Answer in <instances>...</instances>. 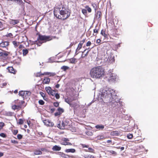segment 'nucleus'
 Segmentation results:
<instances>
[{"mask_svg": "<svg viewBox=\"0 0 158 158\" xmlns=\"http://www.w3.org/2000/svg\"><path fill=\"white\" fill-rule=\"evenodd\" d=\"M61 144L64 145H71L72 144L70 142H66L63 141L61 143Z\"/></svg>", "mask_w": 158, "mask_h": 158, "instance_id": "nucleus-35", "label": "nucleus"}, {"mask_svg": "<svg viewBox=\"0 0 158 158\" xmlns=\"http://www.w3.org/2000/svg\"><path fill=\"white\" fill-rule=\"evenodd\" d=\"M50 81V79L48 77H45L44 79L43 83L44 84H48Z\"/></svg>", "mask_w": 158, "mask_h": 158, "instance_id": "nucleus-16", "label": "nucleus"}, {"mask_svg": "<svg viewBox=\"0 0 158 158\" xmlns=\"http://www.w3.org/2000/svg\"><path fill=\"white\" fill-rule=\"evenodd\" d=\"M58 9L60 14L63 17V20L66 19L70 16V11L65 6H62L58 8Z\"/></svg>", "mask_w": 158, "mask_h": 158, "instance_id": "nucleus-3", "label": "nucleus"}, {"mask_svg": "<svg viewBox=\"0 0 158 158\" xmlns=\"http://www.w3.org/2000/svg\"><path fill=\"white\" fill-rule=\"evenodd\" d=\"M40 94L41 95L43 98L44 99V100H45V98H46V97L45 96V94H44V93L42 92H40Z\"/></svg>", "mask_w": 158, "mask_h": 158, "instance_id": "nucleus-41", "label": "nucleus"}, {"mask_svg": "<svg viewBox=\"0 0 158 158\" xmlns=\"http://www.w3.org/2000/svg\"><path fill=\"white\" fill-rule=\"evenodd\" d=\"M61 114L60 113H59L58 111L55 113L54 115L55 116H57L59 115H60Z\"/></svg>", "mask_w": 158, "mask_h": 158, "instance_id": "nucleus-55", "label": "nucleus"}, {"mask_svg": "<svg viewBox=\"0 0 158 158\" xmlns=\"http://www.w3.org/2000/svg\"><path fill=\"white\" fill-rule=\"evenodd\" d=\"M19 21L17 19H10L9 22L12 25H15L19 23Z\"/></svg>", "mask_w": 158, "mask_h": 158, "instance_id": "nucleus-11", "label": "nucleus"}, {"mask_svg": "<svg viewBox=\"0 0 158 158\" xmlns=\"http://www.w3.org/2000/svg\"><path fill=\"white\" fill-rule=\"evenodd\" d=\"M91 42H90V41H88V42H87V44H86V46H90V45H91Z\"/></svg>", "mask_w": 158, "mask_h": 158, "instance_id": "nucleus-57", "label": "nucleus"}, {"mask_svg": "<svg viewBox=\"0 0 158 158\" xmlns=\"http://www.w3.org/2000/svg\"><path fill=\"white\" fill-rule=\"evenodd\" d=\"M4 125V123L3 122H0V130L2 128Z\"/></svg>", "mask_w": 158, "mask_h": 158, "instance_id": "nucleus-44", "label": "nucleus"}, {"mask_svg": "<svg viewBox=\"0 0 158 158\" xmlns=\"http://www.w3.org/2000/svg\"><path fill=\"white\" fill-rule=\"evenodd\" d=\"M20 105H22L23 103H24V101H19Z\"/></svg>", "mask_w": 158, "mask_h": 158, "instance_id": "nucleus-63", "label": "nucleus"}, {"mask_svg": "<svg viewBox=\"0 0 158 158\" xmlns=\"http://www.w3.org/2000/svg\"><path fill=\"white\" fill-rule=\"evenodd\" d=\"M56 74L55 73H52V72H44L43 73H41L40 74V75H48L49 76H53L56 75Z\"/></svg>", "mask_w": 158, "mask_h": 158, "instance_id": "nucleus-10", "label": "nucleus"}, {"mask_svg": "<svg viewBox=\"0 0 158 158\" xmlns=\"http://www.w3.org/2000/svg\"><path fill=\"white\" fill-rule=\"evenodd\" d=\"M97 138L98 139H103L104 138V136L103 135L98 136L97 137Z\"/></svg>", "mask_w": 158, "mask_h": 158, "instance_id": "nucleus-52", "label": "nucleus"}, {"mask_svg": "<svg viewBox=\"0 0 158 158\" xmlns=\"http://www.w3.org/2000/svg\"><path fill=\"white\" fill-rule=\"evenodd\" d=\"M127 137L128 139H131L133 137V135L132 134H128L127 135Z\"/></svg>", "mask_w": 158, "mask_h": 158, "instance_id": "nucleus-39", "label": "nucleus"}, {"mask_svg": "<svg viewBox=\"0 0 158 158\" xmlns=\"http://www.w3.org/2000/svg\"><path fill=\"white\" fill-rule=\"evenodd\" d=\"M11 142H12V143H15V144H17L18 143V142L17 141L15 140H12Z\"/></svg>", "mask_w": 158, "mask_h": 158, "instance_id": "nucleus-58", "label": "nucleus"}, {"mask_svg": "<svg viewBox=\"0 0 158 158\" xmlns=\"http://www.w3.org/2000/svg\"><path fill=\"white\" fill-rule=\"evenodd\" d=\"M110 61H111V60H110V58L109 57H106L104 59V61L106 62V63H110Z\"/></svg>", "mask_w": 158, "mask_h": 158, "instance_id": "nucleus-28", "label": "nucleus"}, {"mask_svg": "<svg viewBox=\"0 0 158 158\" xmlns=\"http://www.w3.org/2000/svg\"><path fill=\"white\" fill-rule=\"evenodd\" d=\"M99 30V29H95L94 30V33H98Z\"/></svg>", "mask_w": 158, "mask_h": 158, "instance_id": "nucleus-51", "label": "nucleus"}, {"mask_svg": "<svg viewBox=\"0 0 158 158\" xmlns=\"http://www.w3.org/2000/svg\"><path fill=\"white\" fill-rule=\"evenodd\" d=\"M37 40H38L36 41V44L38 46H40L43 43L49 41L50 39L48 36L39 35Z\"/></svg>", "mask_w": 158, "mask_h": 158, "instance_id": "nucleus-4", "label": "nucleus"}, {"mask_svg": "<svg viewBox=\"0 0 158 158\" xmlns=\"http://www.w3.org/2000/svg\"><path fill=\"white\" fill-rule=\"evenodd\" d=\"M39 104L41 105H43L44 103V102L42 100H39Z\"/></svg>", "mask_w": 158, "mask_h": 158, "instance_id": "nucleus-42", "label": "nucleus"}, {"mask_svg": "<svg viewBox=\"0 0 158 158\" xmlns=\"http://www.w3.org/2000/svg\"><path fill=\"white\" fill-rule=\"evenodd\" d=\"M117 76L115 74L110 73L107 74L106 78L109 82L114 81H116Z\"/></svg>", "mask_w": 158, "mask_h": 158, "instance_id": "nucleus-5", "label": "nucleus"}, {"mask_svg": "<svg viewBox=\"0 0 158 158\" xmlns=\"http://www.w3.org/2000/svg\"><path fill=\"white\" fill-rule=\"evenodd\" d=\"M100 98L104 103L113 111L119 113L125 112V110L122 107V102L117 98L115 91L111 88L106 87L101 92Z\"/></svg>", "mask_w": 158, "mask_h": 158, "instance_id": "nucleus-1", "label": "nucleus"}, {"mask_svg": "<svg viewBox=\"0 0 158 158\" xmlns=\"http://www.w3.org/2000/svg\"><path fill=\"white\" fill-rule=\"evenodd\" d=\"M13 35L11 33H9L8 34H7V35H6V36L7 37H11Z\"/></svg>", "mask_w": 158, "mask_h": 158, "instance_id": "nucleus-56", "label": "nucleus"}, {"mask_svg": "<svg viewBox=\"0 0 158 158\" xmlns=\"http://www.w3.org/2000/svg\"><path fill=\"white\" fill-rule=\"evenodd\" d=\"M110 60H111V61H110V63H112L114 62L115 60L114 57H110Z\"/></svg>", "mask_w": 158, "mask_h": 158, "instance_id": "nucleus-47", "label": "nucleus"}, {"mask_svg": "<svg viewBox=\"0 0 158 158\" xmlns=\"http://www.w3.org/2000/svg\"><path fill=\"white\" fill-rule=\"evenodd\" d=\"M61 148L57 145L54 146L52 148V150L54 151H59L60 150Z\"/></svg>", "mask_w": 158, "mask_h": 158, "instance_id": "nucleus-15", "label": "nucleus"}, {"mask_svg": "<svg viewBox=\"0 0 158 158\" xmlns=\"http://www.w3.org/2000/svg\"><path fill=\"white\" fill-rule=\"evenodd\" d=\"M23 54L24 56L26 55L28 53V50L27 49H23Z\"/></svg>", "mask_w": 158, "mask_h": 158, "instance_id": "nucleus-37", "label": "nucleus"}, {"mask_svg": "<svg viewBox=\"0 0 158 158\" xmlns=\"http://www.w3.org/2000/svg\"><path fill=\"white\" fill-rule=\"evenodd\" d=\"M104 69L101 66L94 67L91 69L90 72V76L96 79L100 78L104 75Z\"/></svg>", "mask_w": 158, "mask_h": 158, "instance_id": "nucleus-2", "label": "nucleus"}, {"mask_svg": "<svg viewBox=\"0 0 158 158\" xmlns=\"http://www.w3.org/2000/svg\"><path fill=\"white\" fill-rule=\"evenodd\" d=\"M60 85L59 84H56V86H55V87L56 88H58L59 87H60Z\"/></svg>", "mask_w": 158, "mask_h": 158, "instance_id": "nucleus-64", "label": "nucleus"}, {"mask_svg": "<svg viewBox=\"0 0 158 158\" xmlns=\"http://www.w3.org/2000/svg\"><path fill=\"white\" fill-rule=\"evenodd\" d=\"M86 152H94V150L91 148H88L87 149H85Z\"/></svg>", "mask_w": 158, "mask_h": 158, "instance_id": "nucleus-27", "label": "nucleus"}, {"mask_svg": "<svg viewBox=\"0 0 158 158\" xmlns=\"http://www.w3.org/2000/svg\"><path fill=\"white\" fill-rule=\"evenodd\" d=\"M62 140L64 141L65 142H68L69 141V139L68 138H63L62 139Z\"/></svg>", "mask_w": 158, "mask_h": 158, "instance_id": "nucleus-50", "label": "nucleus"}, {"mask_svg": "<svg viewBox=\"0 0 158 158\" xmlns=\"http://www.w3.org/2000/svg\"><path fill=\"white\" fill-rule=\"evenodd\" d=\"M25 93V91H20L19 92V96H21L23 99H24V94Z\"/></svg>", "mask_w": 158, "mask_h": 158, "instance_id": "nucleus-21", "label": "nucleus"}, {"mask_svg": "<svg viewBox=\"0 0 158 158\" xmlns=\"http://www.w3.org/2000/svg\"><path fill=\"white\" fill-rule=\"evenodd\" d=\"M69 68V67L67 66H63L61 67V69L64 71H66Z\"/></svg>", "mask_w": 158, "mask_h": 158, "instance_id": "nucleus-38", "label": "nucleus"}, {"mask_svg": "<svg viewBox=\"0 0 158 158\" xmlns=\"http://www.w3.org/2000/svg\"><path fill=\"white\" fill-rule=\"evenodd\" d=\"M9 45V42L7 41H4L0 43V47L2 48H6Z\"/></svg>", "mask_w": 158, "mask_h": 158, "instance_id": "nucleus-8", "label": "nucleus"}, {"mask_svg": "<svg viewBox=\"0 0 158 158\" xmlns=\"http://www.w3.org/2000/svg\"><path fill=\"white\" fill-rule=\"evenodd\" d=\"M65 152L67 153L68 152L74 153L75 152V150L74 149H73V148L66 149L65 150Z\"/></svg>", "mask_w": 158, "mask_h": 158, "instance_id": "nucleus-20", "label": "nucleus"}, {"mask_svg": "<svg viewBox=\"0 0 158 158\" xmlns=\"http://www.w3.org/2000/svg\"><path fill=\"white\" fill-rule=\"evenodd\" d=\"M53 105L56 107H57L59 106V104L57 102H55L53 103Z\"/></svg>", "mask_w": 158, "mask_h": 158, "instance_id": "nucleus-48", "label": "nucleus"}, {"mask_svg": "<svg viewBox=\"0 0 158 158\" xmlns=\"http://www.w3.org/2000/svg\"><path fill=\"white\" fill-rule=\"evenodd\" d=\"M65 101L68 104H69L70 106H72V104L71 103V101L69 98H65Z\"/></svg>", "mask_w": 158, "mask_h": 158, "instance_id": "nucleus-25", "label": "nucleus"}, {"mask_svg": "<svg viewBox=\"0 0 158 158\" xmlns=\"http://www.w3.org/2000/svg\"><path fill=\"white\" fill-rule=\"evenodd\" d=\"M42 152L39 150H36L34 151V153L35 155H38L42 154Z\"/></svg>", "mask_w": 158, "mask_h": 158, "instance_id": "nucleus-24", "label": "nucleus"}, {"mask_svg": "<svg viewBox=\"0 0 158 158\" xmlns=\"http://www.w3.org/2000/svg\"><path fill=\"white\" fill-rule=\"evenodd\" d=\"M59 154L62 157H64L65 158H69V156L68 155H65L64 154L61 152L59 153Z\"/></svg>", "mask_w": 158, "mask_h": 158, "instance_id": "nucleus-26", "label": "nucleus"}, {"mask_svg": "<svg viewBox=\"0 0 158 158\" xmlns=\"http://www.w3.org/2000/svg\"><path fill=\"white\" fill-rule=\"evenodd\" d=\"M18 132V131L17 130H15L13 131V133L14 135H16L17 134Z\"/></svg>", "mask_w": 158, "mask_h": 158, "instance_id": "nucleus-54", "label": "nucleus"}, {"mask_svg": "<svg viewBox=\"0 0 158 158\" xmlns=\"http://www.w3.org/2000/svg\"><path fill=\"white\" fill-rule=\"evenodd\" d=\"M81 145L82 146V147L83 148H88V147H89L88 145H86L85 144H82Z\"/></svg>", "mask_w": 158, "mask_h": 158, "instance_id": "nucleus-59", "label": "nucleus"}, {"mask_svg": "<svg viewBox=\"0 0 158 158\" xmlns=\"http://www.w3.org/2000/svg\"><path fill=\"white\" fill-rule=\"evenodd\" d=\"M110 134L112 136H118L120 135V133L118 131H116L111 132Z\"/></svg>", "mask_w": 158, "mask_h": 158, "instance_id": "nucleus-17", "label": "nucleus"}, {"mask_svg": "<svg viewBox=\"0 0 158 158\" xmlns=\"http://www.w3.org/2000/svg\"><path fill=\"white\" fill-rule=\"evenodd\" d=\"M20 106L18 105H14L12 106V108L13 109L15 110V109H19L20 107Z\"/></svg>", "mask_w": 158, "mask_h": 158, "instance_id": "nucleus-32", "label": "nucleus"}, {"mask_svg": "<svg viewBox=\"0 0 158 158\" xmlns=\"http://www.w3.org/2000/svg\"><path fill=\"white\" fill-rule=\"evenodd\" d=\"M23 121L22 119H20L19 120V121L18 122V123L20 125L22 124L23 123Z\"/></svg>", "mask_w": 158, "mask_h": 158, "instance_id": "nucleus-43", "label": "nucleus"}, {"mask_svg": "<svg viewBox=\"0 0 158 158\" xmlns=\"http://www.w3.org/2000/svg\"><path fill=\"white\" fill-rule=\"evenodd\" d=\"M82 12L85 15H87V10L86 9H82Z\"/></svg>", "mask_w": 158, "mask_h": 158, "instance_id": "nucleus-40", "label": "nucleus"}, {"mask_svg": "<svg viewBox=\"0 0 158 158\" xmlns=\"http://www.w3.org/2000/svg\"><path fill=\"white\" fill-rule=\"evenodd\" d=\"M0 136L4 138H5L6 137V134L4 133H1L0 134Z\"/></svg>", "mask_w": 158, "mask_h": 158, "instance_id": "nucleus-53", "label": "nucleus"}, {"mask_svg": "<svg viewBox=\"0 0 158 158\" xmlns=\"http://www.w3.org/2000/svg\"><path fill=\"white\" fill-rule=\"evenodd\" d=\"M55 96L56 99H58L60 97L59 95L58 94L56 93Z\"/></svg>", "mask_w": 158, "mask_h": 158, "instance_id": "nucleus-49", "label": "nucleus"}, {"mask_svg": "<svg viewBox=\"0 0 158 158\" xmlns=\"http://www.w3.org/2000/svg\"><path fill=\"white\" fill-rule=\"evenodd\" d=\"M85 7L89 13H90L91 12V9L89 6L86 5L85 6Z\"/></svg>", "mask_w": 158, "mask_h": 158, "instance_id": "nucleus-30", "label": "nucleus"}, {"mask_svg": "<svg viewBox=\"0 0 158 158\" xmlns=\"http://www.w3.org/2000/svg\"><path fill=\"white\" fill-rule=\"evenodd\" d=\"M44 124L48 126L52 127L54 125L53 123L48 120H45L43 121Z\"/></svg>", "mask_w": 158, "mask_h": 158, "instance_id": "nucleus-7", "label": "nucleus"}, {"mask_svg": "<svg viewBox=\"0 0 158 158\" xmlns=\"http://www.w3.org/2000/svg\"><path fill=\"white\" fill-rule=\"evenodd\" d=\"M31 94V92L29 91H25V93L24 94V99L27 98Z\"/></svg>", "mask_w": 158, "mask_h": 158, "instance_id": "nucleus-18", "label": "nucleus"}, {"mask_svg": "<svg viewBox=\"0 0 158 158\" xmlns=\"http://www.w3.org/2000/svg\"><path fill=\"white\" fill-rule=\"evenodd\" d=\"M101 15L102 14L100 11H97L95 14L96 19H99L101 17Z\"/></svg>", "mask_w": 158, "mask_h": 158, "instance_id": "nucleus-12", "label": "nucleus"}, {"mask_svg": "<svg viewBox=\"0 0 158 158\" xmlns=\"http://www.w3.org/2000/svg\"><path fill=\"white\" fill-rule=\"evenodd\" d=\"M110 153L112 154H114L116 153V152H115V151H112V150L110 151Z\"/></svg>", "mask_w": 158, "mask_h": 158, "instance_id": "nucleus-60", "label": "nucleus"}, {"mask_svg": "<svg viewBox=\"0 0 158 158\" xmlns=\"http://www.w3.org/2000/svg\"><path fill=\"white\" fill-rule=\"evenodd\" d=\"M54 14L55 16L57 18L59 19H62V17L59 15H57V12L54 10Z\"/></svg>", "mask_w": 158, "mask_h": 158, "instance_id": "nucleus-23", "label": "nucleus"}, {"mask_svg": "<svg viewBox=\"0 0 158 158\" xmlns=\"http://www.w3.org/2000/svg\"><path fill=\"white\" fill-rule=\"evenodd\" d=\"M95 127L97 129H102L104 128V126L102 125H97L95 126Z\"/></svg>", "mask_w": 158, "mask_h": 158, "instance_id": "nucleus-22", "label": "nucleus"}, {"mask_svg": "<svg viewBox=\"0 0 158 158\" xmlns=\"http://www.w3.org/2000/svg\"><path fill=\"white\" fill-rule=\"evenodd\" d=\"M23 137V135L21 134H19L17 135V137L18 139H21Z\"/></svg>", "mask_w": 158, "mask_h": 158, "instance_id": "nucleus-45", "label": "nucleus"}, {"mask_svg": "<svg viewBox=\"0 0 158 158\" xmlns=\"http://www.w3.org/2000/svg\"><path fill=\"white\" fill-rule=\"evenodd\" d=\"M12 43L13 45H14L15 47V48L17 47L19 44V42H18L15 41H13L12 42Z\"/></svg>", "mask_w": 158, "mask_h": 158, "instance_id": "nucleus-33", "label": "nucleus"}, {"mask_svg": "<svg viewBox=\"0 0 158 158\" xmlns=\"http://www.w3.org/2000/svg\"><path fill=\"white\" fill-rule=\"evenodd\" d=\"M57 111L61 114L64 112V110L62 108H61L60 107H59L57 109Z\"/></svg>", "mask_w": 158, "mask_h": 158, "instance_id": "nucleus-34", "label": "nucleus"}, {"mask_svg": "<svg viewBox=\"0 0 158 158\" xmlns=\"http://www.w3.org/2000/svg\"><path fill=\"white\" fill-rule=\"evenodd\" d=\"M45 89L49 94L54 96L56 94L54 90L52 89L50 87H46Z\"/></svg>", "mask_w": 158, "mask_h": 158, "instance_id": "nucleus-6", "label": "nucleus"}, {"mask_svg": "<svg viewBox=\"0 0 158 158\" xmlns=\"http://www.w3.org/2000/svg\"><path fill=\"white\" fill-rule=\"evenodd\" d=\"M101 42V40L99 39H98L96 41V43L99 44V43Z\"/></svg>", "mask_w": 158, "mask_h": 158, "instance_id": "nucleus-61", "label": "nucleus"}, {"mask_svg": "<svg viewBox=\"0 0 158 158\" xmlns=\"http://www.w3.org/2000/svg\"><path fill=\"white\" fill-rule=\"evenodd\" d=\"M92 6L94 8L95 11L96 12L98 8L97 6L95 3H92Z\"/></svg>", "mask_w": 158, "mask_h": 158, "instance_id": "nucleus-36", "label": "nucleus"}, {"mask_svg": "<svg viewBox=\"0 0 158 158\" xmlns=\"http://www.w3.org/2000/svg\"><path fill=\"white\" fill-rule=\"evenodd\" d=\"M66 125V123H64V122H62L61 124L60 123L58 124L57 127L61 129H63L65 127Z\"/></svg>", "mask_w": 158, "mask_h": 158, "instance_id": "nucleus-9", "label": "nucleus"}, {"mask_svg": "<svg viewBox=\"0 0 158 158\" xmlns=\"http://www.w3.org/2000/svg\"><path fill=\"white\" fill-rule=\"evenodd\" d=\"M82 46L80 44H79L77 48V51L79 50L81 48Z\"/></svg>", "mask_w": 158, "mask_h": 158, "instance_id": "nucleus-46", "label": "nucleus"}, {"mask_svg": "<svg viewBox=\"0 0 158 158\" xmlns=\"http://www.w3.org/2000/svg\"><path fill=\"white\" fill-rule=\"evenodd\" d=\"M101 34L102 35V36H104V38L106 39H108V36L106 34L105 31L104 30H102L101 32Z\"/></svg>", "mask_w": 158, "mask_h": 158, "instance_id": "nucleus-14", "label": "nucleus"}, {"mask_svg": "<svg viewBox=\"0 0 158 158\" xmlns=\"http://www.w3.org/2000/svg\"><path fill=\"white\" fill-rule=\"evenodd\" d=\"M70 62L71 63L75 64L76 62V59L75 58H71L69 60Z\"/></svg>", "mask_w": 158, "mask_h": 158, "instance_id": "nucleus-29", "label": "nucleus"}, {"mask_svg": "<svg viewBox=\"0 0 158 158\" xmlns=\"http://www.w3.org/2000/svg\"><path fill=\"white\" fill-rule=\"evenodd\" d=\"M84 157L85 158H94V156L91 155H85L84 156Z\"/></svg>", "mask_w": 158, "mask_h": 158, "instance_id": "nucleus-31", "label": "nucleus"}, {"mask_svg": "<svg viewBox=\"0 0 158 158\" xmlns=\"http://www.w3.org/2000/svg\"><path fill=\"white\" fill-rule=\"evenodd\" d=\"M7 69L10 73H15V71L12 67H8L7 68Z\"/></svg>", "mask_w": 158, "mask_h": 158, "instance_id": "nucleus-13", "label": "nucleus"}, {"mask_svg": "<svg viewBox=\"0 0 158 158\" xmlns=\"http://www.w3.org/2000/svg\"><path fill=\"white\" fill-rule=\"evenodd\" d=\"M8 55V54L6 52H0V56L5 57Z\"/></svg>", "mask_w": 158, "mask_h": 158, "instance_id": "nucleus-19", "label": "nucleus"}, {"mask_svg": "<svg viewBox=\"0 0 158 158\" xmlns=\"http://www.w3.org/2000/svg\"><path fill=\"white\" fill-rule=\"evenodd\" d=\"M55 109L54 108H52L51 109V111L52 112V113H53L55 110Z\"/></svg>", "mask_w": 158, "mask_h": 158, "instance_id": "nucleus-62", "label": "nucleus"}]
</instances>
